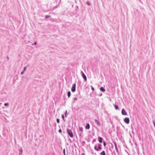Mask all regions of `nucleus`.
Wrapping results in <instances>:
<instances>
[{
  "label": "nucleus",
  "instance_id": "nucleus-1",
  "mask_svg": "<svg viewBox=\"0 0 155 155\" xmlns=\"http://www.w3.org/2000/svg\"><path fill=\"white\" fill-rule=\"evenodd\" d=\"M67 131L68 134L71 137H73L74 136L73 133L71 130H69L68 129H67Z\"/></svg>",
  "mask_w": 155,
  "mask_h": 155
},
{
  "label": "nucleus",
  "instance_id": "nucleus-2",
  "mask_svg": "<svg viewBox=\"0 0 155 155\" xmlns=\"http://www.w3.org/2000/svg\"><path fill=\"white\" fill-rule=\"evenodd\" d=\"M81 75H82V77L83 78H84V80H85V81H87V77H86V75L84 74V73L83 71H81Z\"/></svg>",
  "mask_w": 155,
  "mask_h": 155
},
{
  "label": "nucleus",
  "instance_id": "nucleus-3",
  "mask_svg": "<svg viewBox=\"0 0 155 155\" xmlns=\"http://www.w3.org/2000/svg\"><path fill=\"white\" fill-rule=\"evenodd\" d=\"M71 90L72 92H74L76 90V84L74 83L73 84Z\"/></svg>",
  "mask_w": 155,
  "mask_h": 155
},
{
  "label": "nucleus",
  "instance_id": "nucleus-4",
  "mask_svg": "<svg viewBox=\"0 0 155 155\" xmlns=\"http://www.w3.org/2000/svg\"><path fill=\"white\" fill-rule=\"evenodd\" d=\"M124 122L127 124H128L129 123L130 120L129 118L126 117L124 119Z\"/></svg>",
  "mask_w": 155,
  "mask_h": 155
},
{
  "label": "nucleus",
  "instance_id": "nucleus-5",
  "mask_svg": "<svg viewBox=\"0 0 155 155\" xmlns=\"http://www.w3.org/2000/svg\"><path fill=\"white\" fill-rule=\"evenodd\" d=\"M122 114L123 115H127V113L126 112L125 110L124 109H123L121 111Z\"/></svg>",
  "mask_w": 155,
  "mask_h": 155
},
{
  "label": "nucleus",
  "instance_id": "nucleus-6",
  "mask_svg": "<svg viewBox=\"0 0 155 155\" xmlns=\"http://www.w3.org/2000/svg\"><path fill=\"white\" fill-rule=\"evenodd\" d=\"M95 122L97 126H100L101 125L100 122L97 120H95Z\"/></svg>",
  "mask_w": 155,
  "mask_h": 155
},
{
  "label": "nucleus",
  "instance_id": "nucleus-7",
  "mask_svg": "<svg viewBox=\"0 0 155 155\" xmlns=\"http://www.w3.org/2000/svg\"><path fill=\"white\" fill-rule=\"evenodd\" d=\"M113 143L114 145L116 152L117 153L118 152V148L117 147L116 143L115 142H113Z\"/></svg>",
  "mask_w": 155,
  "mask_h": 155
},
{
  "label": "nucleus",
  "instance_id": "nucleus-8",
  "mask_svg": "<svg viewBox=\"0 0 155 155\" xmlns=\"http://www.w3.org/2000/svg\"><path fill=\"white\" fill-rule=\"evenodd\" d=\"M98 141L100 143H102V140L103 139V138L100 137H98Z\"/></svg>",
  "mask_w": 155,
  "mask_h": 155
},
{
  "label": "nucleus",
  "instance_id": "nucleus-9",
  "mask_svg": "<svg viewBox=\"0 0 155 155\" xmlns=\"http://www.w3.org/2000/svg\"><path fill=\"white\" fill-rule=\"evenodd\" d=\"M19 155H21L22 153L23 150L22 147L19 149Z\"/></svg>",
  "mask_w": 155,
  "mask_h": 155
},
{
  "label": "nucleus",
  "instance_id": "nucleus-10",
  "mask_svg": "<svg viewBox=\"0 0 155 155\" xmlns=\"http://www.w3.org/2000/svg\"><path fill=\"white\" fill-rule=\"evenodd\" d=\"M90 126L89 124H87L86 126H85V128L86 129H89L90 128Z\"/></svg>",
  "mask_w": 155,
  "mask_h": 155
},
{
  "label": "nucleus",
  "instance_id": "nucleus-11",
  "mask_svg": "<svg viewBox=\"0 0 155 155\" xmlns=\"http://www.w3.org/2000/svg\"><path fill=\"white\" fill-rule=\"evenodd\" d=\"M98 148H98V151L99 150H100L101 149V147L102 146V145L101 144H98Z\"/></svg>",
  "mask_w": 155,
  "mask_h": 155
},
{
  "label": "nucleus",
  "instance_id": "nucleus-12",
  "mask_svg": "<svg viewBox=\"0 0 155 155\" xmlns=\"http://www.w3.org/2000/svg\"><path fill=\"white\" fill-rule=\"evenodd\" d=\"M100 90L102 92H104L105 91V89L103 87H101L100 88Z\"/></svg>",
  "mask_w": 155,
  "mask_h": 155
},
{
  "label": "nucleus",
  "instance_id": "nucleus-13",
  "mask_svg": "<svg viewBox=\"0 0 155 155\" xmlns=\"http://www.w3.org/2000/svg\"><path fill=\"white\" fill-rule=\"evenodd\" d=\"M100 155H106L104 151H102L100 153Z\"/></svg>",
  "mask_w": 155,
  "mask_h": 155
},
{
  "label": "nucleus",
  "instance_id": "nucleus-14",
  "mask_svg": "<svg viewBox=\"0 0 155 155\" xmlns=\"http://www.w3.org/2000/svg\"><path fill=\"white\" fill-rule=\"evenodd\" d=\"M71 95V93L70 91H69L68 92V98L70 97Z\"/></svg>",
  "mask_w": 155,
  "mask_h": 155
},
{
  "label": "nucleus",
  "instance_id": "nucleus-15",
  "mask_svg": "<svg viewBox=\"0 0 155 155\" xmlns=\"http://www.w3.org/2000/svg\"><path fill=\"white\" fill-rule=\"evenodd\" d=\"M114 105L115 108V109H116L117 110L118 109H119L117 105L115 104H114Z\"/></svg>",
  "mask_w": 155,
  "mask_h": 155
},
{
  "label": "nucleus",
  "instance_id": "nucleus-16",
  "mask_svg": "<svg viewBox=\"0 0 155 155\" xmlns=\"http://www.w3.org/2000/svg\"><path fill=\"white\" fill-rule=\"evenodd\" d=\"M79 130L81 132H83V128L82 127H79Z\"/></svg>",
  "mask_w": 155,
  "mask_h": 155
},
{
  "label": "nucleus",
  "instance_id": "nucleus-17",
  "mask_svg": "<svg viewBox=\"0 0 155 155\" xmlns=\"http://www.w3.org/2000/svg\"><path fill=\"white\" fill-rule=\"evenodd\" d=\"M97 147V145H95L94 147V149H95V150H96L97 151H98V149Z\"/></svg>",
  "mask_w": 155,
  "mask_h": 155
},
{
  "label": "nucleus",
  "instance_id": "nucleus-18",
  "mask_svg": "<svg viewBox=\"0 0 155 155\" xmlns=\"http://www.w3.org/2000/svg\"><path fill=\"white\" fill-rule=\"evenodd\" d=\"M62 118L64 120V121H65V119H64V115H63V114L62 115Z\"/></svg>",
  "mask_w": 155,
  "mask_h": 155
},
{
  "label": "nucleus",
  "instance_id": "nucleus-19",
  "mask_svg": "<svg viewBox=\"0 0 155 155\" xmlns=\"http://www.w3.org/2000/svg\"><path fill=\"white\" fill-rule=\"evenodd\" d=\"M86 3L88 5H91L90 2L89 1L87 2Z\"/></svg>",
  "mask_w": 155,
  "mask_h": 155
},
{
  "label": "nucleus",
  "instance_id": "nucleus-20",
  "mask_svg": "<svg viewBox=\"0 0 155 155\" xmlns=\"http://www.w3.org/2000/svg\"><path fill=\"white\" fill-rule=\"evenodd\" d=\"M4 105L5 106H8V103H5L4 104Z\"/></svg>",
  "mask_w": 155,
  "mask_h": 155
},
{
  "label": "nucleus",
  "instance_id": "nucleus-21",
  "mask_svg": "<svg viewBox=\"0 0 155 155\" xmlns=\"http://www.w3.org/2000/svg\"><path fill=\"white\" fill-rule=\"evenodd\" d=\"M91 89L93 91H94V88L92 86H91Z\"/></svg>",
  "mask_w": 155,
  "mask_h": 155
},
{
  "label": "nucleus",
  "instance_id": "nucleus-22",
  "mask_svg": "<svg viewBox=\"0 0 155 155\" xmlns=\"http://www.w3.org/2000/svg\"><path fill=\"white\" fill-rule=\"evenodd\" d=\"M56 120H57V123H59V122H60V120H59V119H58V118H57V119Z\"/></svg>",
  "mask_w": 155,
  "mask_h": 155
},
{
  "label": "nucleus",
  "instance_id": "nucleus-23",
  "mask_svg": "<svg viewBox=\"0 0 155 155\" xmlns=\"http://www.w3.org/2000/svg\"><path fill=\"white\" fill-rule=\"evenodd\" d=\"M103 144H104V146L105 147L106 146V142H105V141H103Z\"/></svg>",
  "mask_w": 155,
  "mask_h": 155
},
{
  "label": "nucleus",
  "instance_id": "nucleus-24",
  "mask_svg": "<svg viewBox=\"0 0 155 155\" xmlns=\"http://www.w3.org/2000/svg\"><path fill=\"white\" fill-rule=\"evenodd\" d=\"M96 141V140L95 139H94L93 140H92V144H93L94 143V142H95Z\"/></svg>",
  "mask_w": 155,
  "mask_h": 155
},
{
  "label": "nucleus",
  "instance_id": "nucleus-25",
  "mask_svg": "<svg viewBox=\"0 0 155 155\" xmlns=\"http://www.w3.org/2000/svg\"><path fill=\"white\" fill-rule=\"evenodd\" d=\"M49 16L48 15H46L45 16V18H48L49 17Z\"/></svg>",
  "mask_w": 155,
  "mask_h": 155
},
{
  "label": "nucleus",
  "instance_id": "nucleus-26",
  "mask_svg": "<svg viewBox=\"0 0 155 155\" xmlns=\"http://www.w3.org/2000/svg\"><path fill=\"white\" fill-rule=\"evenodd\" d=\"M63 153L64 155H66L65 153V149H64L63 150Z\"/></svg>",
  "mask_w": 155,
  "mask_h": 155
},
{
  "label": "nucleus",
  "instance_id": "nucleus-27",
  "mask_svg": "<svg viewBox=\"0 0 155 155\" xmlns=\"http://www.w3.org/2000/svg\"><path fill=\"white\" fill-rule=\"evenodd\" d=\"M64 114H65V117H67V110H66V111L65 112Z\"/></svg>",
  "mask_w": 155,
  "mask_h": 155
},
{
  "label": "nucleus",
  "instance_id": "nucleus-28",
  "mask_svg": "<svg viewBox=\"0 0 155 155\" xmlns=\"http://www.w3.org/2000/svg\"><path fill=\"white\" fill-rule=\"evenodd\" d=\"M26 68H27V67H26V66H25V67L24 68V70H23L24 71H25L26 70Z\"/></svg>",
  "mask_w": 155,
  "mask_h": 155
},
{
  "label": "nucleus",
  "instance_id": "nucleus-29",
  "mask_svg": "<svg viewBox=\"0 0 155 155\" xmlns=\"http://www.w3.org/2000/svg\"><path fill=\"white\" fill-rule=\"evenodd\" d=\"M37 44V43L36 42H35L34 44H32V45H36Z\"/></svg>",
  "mask_w": 155,
  "mask_h": 155
},
{
  "label": "nucleus",
  "instance_id": "nucleus-30",
  "mask_svg": "<svg viewBox=\"0 0 155 155\" xmlns=\"http://www.w3.org/2000/svg\"><path fill=\"white\" fill-rule=\"evenodd\" d=\"M58 132H59L60 133H61V132H62L61 130V129H60L59 130Z\"/></svg>",
  "mask_w": 155,
  "mask_h": 155
},
{
  "label": "nucleus",
  "instance_id": "nucleus-31",
  "mask_svg": "<svg viewBox=\"0 0 155 155\" xmlns=\"http://www.w3.org/2000/svg\"><path fill=\"white\" fill-rule=\"evenodd\" d=\"M24 71H22L21 72V74H24Z\"/></svg>",
  "mask_w": 155,
  "mask_h": 155
},
{
  "label": "nucleus",
  "instance_id": "nucleus-32",
  "mask_svg": "<svg viewBox=\"0 0 155 155\" xmlns=\"http://www.w3.org/2000/svg\"><path fill=\"white\" fill-rule=\"evenodd\" d=\"M77 100V97H74V101H75V100Z\"/></svg>",
  "mask_w": 155,
  "mask_h": 155
},
{
  "label": "nucleus",
  "instance_id": "nucleus-33",
  "mask_svg": "<svg viewBox=\"0 0 155 155\" xmlns=\"http://www.w3.org/2000/svg\"><path fill=\"white\" fill-rule=\"evenodd\" d=\"M82 132H81L80 133H79V135H80V136H81V134H82Z\"/></svg>",
  "mask_w": 155,
  "mask_h": 155
},
{
  "label": "nucleus",
  "instance_id": "nucleus-34",
  "mask_svg": "<svg viewBox=\"0 0 155 155\" xmlns=\"http://www.w3.org/2000/svg\"><path fill=\"white\" fill-rule=\"evenodd\" d=\"M78 6H76V10H77V9H78Z\"/></svg>",
  "mask_w": 155,
  "mask_h": 155
},
{
  "label": "nucleus",
  "instance_id": "nucleus-35",
  "mask_svg": "<svg viewBox=\"0 0 155 155\" xmlns=\"http://www.w3.org/2000/svg\"><path fill=\"white\" fill-rule=\"evenodd\" d=\"M102 94H99V96H101L102 95Z\"/></svg>",
  "mask_w": 155,
  "mask_h": 155
},
{
  "label": "nucleus",
  "instance_id": "nucleus-36",
  "mask_svg": "<svg viewBox=\"0 0 155 155\" xmlns=\"http://www.w3.org/2000/svg\"><path fill=\"white\" fill-rule=\"evenodd\" d=\"M81 155H85L84 153H82Z\"/></svg>",
  "mask_w": 155,
  "mask_h": 155
},
{
  "label": "nucleus",
  "instance_id": "nucleus-37",
  "mask_svg": "<svg viewBox=\"0 0 155 155\" xmlns=\"http://www.w3.org/2000/svg\"><path fill=\"white\" fill-rule=\"evenodd\" d=\"M7 58L8 59H9V57H8V56H7Z\"/></svg>",
  "mask_w": 155,
  "mask_h": 155
}]
</instances>
